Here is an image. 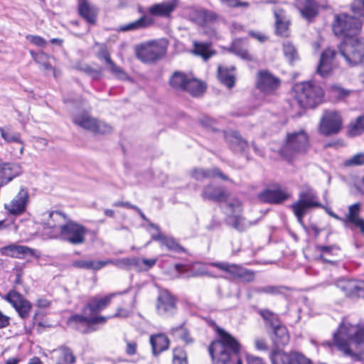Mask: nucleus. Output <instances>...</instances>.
<instances>
[{
    "label": "nucleus",
    "mask_w": 364,
    "mask_h": 364,
    "mask_svg": "<svg viewBox=\"0 0 364 364\" xmlns=\"http://www.w3.org/2000/svg\"><path fill=\"white\" fill-rule=\"evenodd\" d=\"M272 364H311V360L298 352L287 353L282 350H274L270 355Z\"/></svg>",
    "instance_id": "17"
},
{
    "label": "nucleus",
    "mask_w": 364,
    "mask_h": 364,
    "mask_svg": "<svg viewBox=\"0 0 364 364\" xmlns=\"http://www.w3.org/2000/svg\"><path fill=\"white\" fill-rule=\"evenodd\" d=\"M201 196L204 199L220 202L227 198L228 194L222 187L208 185L204 188Z\"/></svg>",
    "instance_id": "32"
},
{
    "label": "nucleus",
    "mask_w": 364,
    "mask_h": 364,
    "mask_svg": "<svg viewBox=\"0 0 364 364\" xmlns=\"http://www.w3.org/2000/svg\"><path fill=\"white\" fill-rule=\"evenodd\" d=\"M304 4H297L298 9L301 16L310 21L314 18L318 14L317 5L312 0H304Z\"/></svg>",
    "instance_id": "41"
},
{
    "label": "nucleus",
    "mask_w": 364,
    "mask_h": 364,
    "mask_svg": "<svg viewBox=\"0 0 364 364\" xmlns=\"http://www.w3.org/2000/svg\"><path fill=\"white\" fill-rule=\"evenodd\" d=\"M255 346L257 350H267L268 346L264 339L262 338H256L255 340Z\"/></svg>",
    "instance_id": "61"
},
{
    "label": "nucleus",
    "mask_w": 364,
    "mask_h": 364,
    "mask_svg": "<svg viewBox=\"0 0 364 364\" xmlns=\"http://www.w3.org/2000/svg\"><path fill=\"white\" fill-rule=\"evenodd\" d=\"M87 230L82 225L67 220L59 235V238L72 245H80L85 241Z\"/></svg>",
    "instance_id": "13"
},
{
    "label": "nucleus",
    "mask_w": 364,
    "mask_h": 364,
    "mask_svg": "<svg viewBox=\"0 0 364 364\" xmlns=\"http://www.w3.org/2000/svg\"><path fill=\"white\" fill-rule=\"evenodd\" d=\"M231 49L233 53L242 59H250V55L245 46V43L241 40H235L232 42Z\"/></svg>",
    "instance_id": "49"
},
{
    "label": "nucleus",
    "mask_w": 364,
    "mask_h": 364,
    "mask_svg": "<svg viewBox=\"0 0 364 364\" xmlns=\"http://www.w3.org/2000/svg\"><path fill=\"white\" fill-rule=\"evenodd\" d=\"M26 38L31 43H32L36 46H38V47L44 48L47 45L46 41L43 38L38 36L27 35L26 36Z\"/></svg>",
    "instance_id": "58"
},
{
    "label": "nucleus",
    "mask_w": 364,
    "mask_h": 364,
    "mask_svg": "<svg viewBox=\"0 0 364 364\" xmlns=\"http://www.w3.org/2000/svg\"><path fill=\"white\" fill-rule=\"evenodd\" d=\"M317 250L321 252L319 258L325 262L334 264V261L331 259L333 256H336L340 252V247L337 245H318Z\"/></svg>",
    "instance_id": "42"
},
{
    "label": "nucleus",
    "mask_w": 364,
    "mask_h": 364,
    "mask_svg": "<svg viewBox=\"0 0 364 364\" xmlns=\"http://www.w3.org/2000/svg\"><path fill=\"white\" fill-rule=\"evenodd\" d=\"M335 345L343 352L345 355L358 359V355L350 348V343L359 346L364 343V323L359 322L356 325L343 321L333 335Z\"/></svg>",
    "instance_id": "3"
},
{
    "label": "nucleus",
    "mask_w": 364,
    "mask_h": 364,
    "mask_svg": "<svg viewBox=\"0 0 364 364\" xmlns=\"http://www.w3.org/2000/svg\"><path fill=\"white\" fill-rule=\"evenodd\" d=\"M362 28V22L355 17L346 14L335 16L333 31L335 35L345 39L352 38L358 34Z\"/></svg>",
    "instance_id": "8"
},
{
    "label": "nucleus",
    "mask_w": 364,
    "mask_h": 364,
    "mask_svg": "<svg viewBox=\"0 0 364 364\" xmlns=\"http://www.w3.org/2000/svg\"><path fill=\"white\" fill-rule=\"evenodd\" d=\"M294 103L301 108H311L320 103L323 96L321 87L309 82L297 84L294 87Z\"/></svg>",
    "instance_id": "4"
},
{
    "label": "nucleus",
    "mask_w": 364,
    "mask_h": 364,
    "mask_svg": "<svg viewBox=\"0 0 364 364\" xmlns=\"http://www.w3.org/2000/svg\"><path fill=\"white\" fill-rule=\"evenodd\" d=\"M74 124L95 134H107L112 128L108 124L92 117L87 112L76 113L73 117Z\"/></svg>",
    "instance_id": "11"
},
{
    "label": "nucleus",
    "mask_w": 364,
    "mask_h": 364,
    "mask_svg": "<svg viewBox=\"0 0 364 364\" xmlns=\"http://www.w3.org/2000/svg\"><path fill=\"white\" fill-rule=\"evenodd\" d=\"M274 336L272 338L274 345L279 348L284 347L289 341V336L285 326L280 324L274 328Z\"/></svg>",
    "instance_id": "36"
},
{
    "label": "nucleus",
    "mask_w": 364,
    "mask_h": 364,
    "mask_svg": "<svg viewBox=\"0 0 364 364\" xmlns=\"http://www.w3.org/2000/svg\"><path fill=\"white\" fill-rule=\"evenodd\" d=\"M73 266L77 268L98 270L102 268V261L77 260L73 262Z\"/></svg>",
    "instance_id": "47"
},
{
    "label": "nucleus",
    "mask_w": 364,
    "mask_h": 364,
    "mask_svg": "<svg viewBox=\"0 0 364 364\" xmlns=\"http://www.w3.org/2000/svg\"><path fill=\"white\" fill-rule=\"evenodd\" d=\"M156 309L161 315H171L175 313L176 309L175 299L166 290L160 291L157 298Z\"/></svg>",
    "instance_id": "24"
},
{
    "label": "nucleus",
    "mask_w": 364,
    "mask_h": 364,
    "mask_svg": "<svg viewBox=\"0 0 364 364\" xmlns=\"http://www.w3.org/2000/svg\"><path fill=\"white\" fill-rule=\"evenodd\" d=\"M297 220L301 223L304 216L309 210L323 208L318 200L316 192L310 186H304L299 192L298 200L291 205Z\"/></svg>",
    "instance_id": "5"
},
{
    "label": "nucleus",
    "mask_w": 364,
    "mask_h": 364,
    "mask_svg": "<svg viewBox=\"0 0 364 364\" xmlns=\"http://www.w3.org/2000/svg\"><path fill=\"white\" fill-rule=\"evenodd\" d=\"M342 127V119L335 110L324 111L319 123V131L325 136L337 134Z\"/></svg>",
    "instance_id": "14"
},
{
    "label": "nucleus",
    "mask_w": 364,
    "mask_h": 364,
    "mask_svg": "<svg viewBox=\"0 0 364 364\" xmlns=\"http://www.w3.org/2000/svg\"><path fill=\"white\" fill-rule=\"evenodd\" d=\"M242 211V205L239 200L234 199L228 204L227 209V223L228 224L237 231L242 232L257 223V220H248L240 213Z\"/></svg>",
    "instance_id": "10"
},
{
    "label": "nucleus",
    "mask_w": 364,
    "mask_h": 364,
    "mask_svg": "<svg viewBox=\"0 0 364 364\" xmlns=\"http://www.w3.org/2000/svg\"><path fill=\"white\" fill-rule=\"evenodd\" d=\"M260 315L262 316V318L264 320L269 321L272 328H274L275 326H277L278 324H279V320H278V316L267 309L262 310L260 311Z\"/></svg>",
    "instance_id": "56"
},
{
    "label": "nucleus",
    "mask_w": 364,
    "mask_h": 364,
    "mask_svg": "<svg viewBox=\"0 0 364 364\" xmlns=\"http://www.w3.org/2000/svg\"><path fill=\"white\" fill-rule=\"evenodd\" d=\"M283 50L284 55L290 62H292L297 58L296 50L291 43H284L283 44Z\"/></svg>",
    "instance_id": "54"
},
{
    "label": "nucleus",
    "mask_w": 364,
    "mask_h": 364,
    "mask_svg": "<svg viewBox=\"0 0 364 364\" xmlns=\"http://www.w3.org/2000/svg\"><path fill=\"white\" fill-rule=\"evenodd\" d=\"M109 66V70L120 80H128L129 76L127 73L119 66H117L112 60L107 63Z\"/></svg>",
    "instance_id": "52"
},
{
    "label": "nucleus",
    "mask_w": 364,
    "mask_h": 364,
    "mask_svg": "<svg viewBox=\"0 0 364 364\" xmlns=\"http://www.w3.org/2000/svg\"><path fill=\"white\" fill-rule=\"evenodd\" d=\"M29 202L28 189L21 187L17 194L9 202L5 203L4 208L9 215L19 216L23 215Z\"/></svg>",
    "instance_id": "15"
},
{
    "label": "nucleus",
    "mask_w": 364,
    "mask_h": 364,
    "mask_svg": "<svg viewBox=\"0 0 364 364\" xmlns=\"http://www.w3.org/2000/svg\"><path fill=\"white\" fill-rule=\"evenodd\" d=\"M191 75L181 71H175L169 78V85L176 91L182 92L186 90L187 82Z\"/></svg>",
    "instance_id": "35"
},
{
    "label": "nucleus",
    "mask_w": 364,
    "mask_h": 364,
    "mask_svg": "<svg viewBox=\"0 0 364 364\" xmlns=\"http://www.w3.org/2000/svg\"><path fill=\"white\" fill-rule=\"evenodd\" d=\"M68 218L60 211H46L41 216L43 231L50 238H58Z\"/></svg>",
    "instance_id": "9"
},
{
    "label": "nucleus",
    "mask_w": 364,
    "mask_h": 364,
    "mask_svg": "<svg viewBox=\"0 0 364 364\" xmlns=\"http://www.w3.org/2000/svg\"><path fill=\"white\" fill-rule=\"evenodd\" d=\"M129 315L130 311L129 310L124 308H118L117 312L113 316H109V318L116 317L126 318L128 317Z\"/></svg>",
    "instance_id": "63"
},
{
    "label": "nucleus",
    "mask_w": 364,
    "mask_h": 364,
    "mask_svg": "<svg viewBox=\"0 0 364 364\" xmlns=\"http://www.w3.org/2000/svg\"><path fill=\"white\" fill-rule=\"evenodd\" d=\"M364 164V154L360 153L353 155L350 158L347 159L344 161V166L346 167H352L361 166Z\"/></svg>",
    "instance_id": "53"
},
{
    "label": "nucleus",
    "mask_w": 364,
    "mask_h": 364,
    "mask_svg": "<svg viewBox=\"0 0 364 364\" xmlns=\"http://www.w3.org/2000/svg\"><path fill=\"white\" fill-rule=\"evenodd\" d=\"M290 197V195L282 189H267L259 195V199L264 203H281Z\"/></svg>",
    "instance_id": "29"
},
{
    "label": "nucleus",
    "mask_w": 364,
    "mask_h": 364,
    "mask_svg": "<svg viewBox=\"0 0 364 364\" xmlns=\"http://www.w3.org/2000/svg\"><path fill=\"white\" fill-rule=\"evenodd\" d=\"M51 364H74L76 358L73 351L66 347L53 350L50 353Z\"/></svg>",
    "instance_id": "28"
},
{
    "label": "nucleus",
    "mask_w": 364,
    "mask_h": 364,
    "mask_svg": "<svg viewBox=\"0 0 364 364\" xmlns=\"http://www.w3.org/2000/svg\"><path fill=\"white\" fill-rule=\"evenodd\" d=\"M309 146V136L304 129L288 132L281 148V154L287 158L306 152Z\"/></svg>",
    "instance_id": "7"
},
{
    "label": "nucleus",
    "mask_w": 364,
    "mask_h": 364,
    "mask_svg": "<svg viewBox=\"0 0 364 364\" xmlns=\"http://www.w3.org/2000/svg\"><path fill=\"white\" fill-rule=\"evenodd\" d=\"M193 53L200 56L204 60H208L215 53L210 50V44L208 43H200L194 41Z\"/></svg>",
    "instance_id": "46"
},
{
    "label": "nucleus",
    "mask_w": 364,
    "mask_h": 364,
    "mask_svg": "<svg viewBox=\"0 0 364 364\" xmlns=\"http://www.w3.org/2000/svg\"><path fill=\"white\" fill-rule=\"evenodd\" d=\"M173 364H188L186 353L183 348H174L173 352Z\"/></svg>",
    "instance_id": "51"
},
{
    "label": "nucleus",
    "mask_w": 364,
    "mask_h": 364,
    "mask_svg": "<svg viewBox=\"0 0 364 364\" xmlns=\"http://www.w3.org/2000/svg\"><path fill=\"white\" fill-rule=\"evenodd\" d=\"M30 54L34 61L41 65L45 70L53 69L52 65L48 63L50 56L44 52L36 53L33 50H30Z\"/></svg>",
    "instance_id": "48"
},
{
    "label": "nucleus",
    "mask_w": 364,
    "mask_h": 364,
    "mask_svg": "<svg viewBox=\"0 0 364 364\" xmlns=\"http://www.w3.org/2000/svg\"><path fill=\"white\" fill-rule=\"evenodd\" d=\"M171 331L173 334H175L176 336H178L186 343H189L193 341L191 337L189 335L188 331L186 328H184L183 326L172 328Z\"/></svg>",
    "instance_id": "55"
},
{
    "label": "nucleus",
    "mask_w": 364,
    "mask_h": 364,
    "mask_svg": "<svg viewBox=\"0 0 364 364\" xmlns=\"http://www.w3.org/2000/svg\"><path fill=\"white\" fill-rule=\"evenodd\" d=\"M4 299L12 305L22 318L28 317L31 305L20 294L15 291H11Z\"/></svg>",
    "instance_id": "20"
},
{
    "label": "nucleus",
    "mask_w": 364,
    "mask_h": 364,
    "mask_svg": "<svg viewBox=\"0 0 364 364\" xmlns=\"http://www.w3.org/2000/svg\"><path fill=\"white\" fill-rule=\"evenodd\" d=\"M210 264L223 272L229 273L233 277L240 279L245 282H252L255 279L254 272L235 264L213 262Z\"/></svg>",
    "instance_id": "18"
},
{
    "label": "nucleus",
    "mask_w": 364,
    "mask_h": 364,
    "mask_svg": "<svg viewBox=\"0 0 364 364\" xmlns=\"http://www.w3.org/2000/svg\"><path fill=\"white\" fill-rule=\"evenodd\" d=\"M364 130V116L359 117L357 119L352 122L349 127V134L355 136L361 134Z\"/></svg>",
    "instance_id": "50"
},
{
    "label": "nucleus",
    "mask_w": 364,
    "mask_h": 364,
    "mask_svg": "<svg viewBox=\"0 0 364 364\" xmlns=\"http://www.w3.org/2000/svg\"><path fill=\"white\" fill-rule=\"evenodd\" d=\"M205 88L206 86L204 82L191 75L184 91L188 92L192 96L198 97L205 92Z\"/></svg>",
    "instance_id": "43"
},
{
    "label": "nucleus",
    "mask_w": 364,
    "mask_h": 364,
    "mask_svg": "<svg viewBox=\"0 0 364 364\" xmlns=\"http://www.w3.org/2000/svg\"><path fill=\"white\" fill-rule=\"evenodd\" d=\"M0 134L4 142L9 145L10 154L20 159L25 149V142L21 137V134L14 131L9 125L1 127Z\"/></svg>",
    "instance_id": "12"
},
{
    "label": "nucleus",
    "mask_w": 364,
    "mask_h": 364,
    "mask_svg": "<svg viewBox=\"0 0 364 364\" xmlns=\"http://www.w3.org/2000/svg\"><path fill=\"white\" fill-rule=\"evenodd\" d=\"M177 4L178 0H170L156 3L149 7L148 12L153 16L168 18L176 10Z\"/></svg>",
    "instance_id": "26"
},
{
    "label": "nucleus",
    "mask_w": 364,
    "mask_h": 364,
    "mask_svg": "<svg viewBox=\"0 0 364 364\" xmlns=\"http://www.w3.org/2000/svg\"><path fill=\"white\" fill-rule=\"evenodd\" d=\"M78 12L88 23H96L98 9L87 0H78Z\"/></svg>",
    "instance_id": "30"
},
{
    "label": "nucleus",
    "mask_w": 364,
    "mask_h": 364,
    "mask_svg": "<svg viewBox=\"0 0 364 364\" xmlns=\"http://www.w3.org/2000/svg\"><path fill=\"white\" fill-rule=\"evenodd\" d=\"M215 332L218 338L208 348L213 364H232L234 357L236 364H242L240 358L242 346L237 338L219 326L215 327Z\"/></svg>",
    "instance_id": "2"
},
{
    "label": "nucleus",
    "mask_w": 364,
    "mask_h": 364,
    "mask_svg": "<svg viewBox=\"0 0 364 364\" xmlns=\"http://www.w3.org/2000/svg\"><path fill=\"white\" fill-rule=\"evenodd\" d=\"M200 123L205 127L207 128H210L212 129L214 131H216L217 129L215 128V121L209 117H204L201 120H200Z\"/></svg>",
    "instance_id": "60"
},
{
    "label": "nucleus",
    "mask_w": 364,
    "mask_h": 364,
    "mask_svg": "<svg viewBox=\"0 0 364 364\" xmlns=\"http://www.w3.org/2000/svg\"><path fill=\"white\" fill-rule=\"evenodd\" d=\"M0 254L3 256H7L14 258L23 259L26 255H31L36 258L40 257V254L34 249L30 248L24 245H17L11 244L2 247H0Z\"/></svg>",
    "instance_id": "22"
},
{
    "label": "nucleus",
    "mask_w": 364,
    "mask_h": 364,
    "mask_svg": "<svg viewBox=\"0 0 364 364\" xmlns=\"http://www.w3.org/2000/svg\"><path fill=\"white\" fill-rule=\"evenodd\" d=\"M351 9L355 16L364 17V0H354Z\"/></svg>",
    "instance_id": "57"
},
{
    "label": "nucleus",
    "mask_w": 364,
    "mask_h": 364,
    "mask_svg": "<svg viewBox=\"0 0 364 364\" xmlns=\"http://www.w3.org/2000/svg\"><path fill=\"white\" fill-rule=\"evenodd\" d=\"M247 364H265L262 358L252 355H247Z\"/></svg>",
    "instance_id": "64"
},
{
    "label": "nucleus",
    "mask_w": 364,
    "mask_h": 364,
    "mask_svg": "<svg viewBox=\"0 0 364 364\" xmlns=\"http://www.w3.org/2000/svg\"><path fill=\"white\" fill-rule=\"evenodd\" d=\"M191 176L196 180H203L204 178L220 177L223 180L227 181L228 178L224 175L220 170L214 168L210 170H205L203 168H194L191 172Z\"/></svg>",
    "instance_id": "38"
},
{
    "label": "nucleus",
    "mask_w": 364,
    "mask_h": 364,
    "mask_svg": "<svg viewBox=\"0 0 364 364\" xmlns=\"http://www.w3.org/2000/svg\"><path fill=\"white\" fill-rule=\"evenodd\" d=\"M282 13L283 11L282 9H277L274 10L276 32L281 36L287 37L289 35V22L284 18Z\"/></svg>",
    "instance_id": "40"
},
{
    "label": "nucleus",
    "mask_w": 364,
    "mask_h": 364,
    "mask_svg": "<svg viewBox=\"0 0 364 364\" xmlns=\"http://www.w3.org/2000/svg\"><path fill=\"white\" fill-rule=\"evenodd\" d=\"M336 52L332 49L325 50L320 58L317 68V73L322 77H326L333 70L335 65V58Z\"/></svg>",
    "instance_id": "27"
},
{
    "label": "nucleus",
    "mask_w": 364,
    "mask_h": 364,
    "mask_svg": "<svg viewBox=\"0 0 364 364\" xmlns=\"http://www.w3.org/2000/svg\"><path fill=\"white\" fill-rule=\"evenodd\" d=\"M166 53V48L157 43H149L136 48L137 58L144 63L154 62L161 58Z\"/></svg>",
    "instance_id": "16"
},
{
    "label": "nucleus",
    "mask_w": 364,
    "mask_h": 364,
    "mask_svg": "<svg viewBox=\"0 0 364 364\" xmlns=\"http://www.w3.org/2000/svg\"><path fill=\"white\" fill-rule=\"evenodd\" d=\"M339 50L349 66H358L364 63V38H346L339 46Z\"/></svg>",
    "instance_id": "6"
},
{
    "label": "nucleus",
    "mask_w": 364,
    "mask_h": 364,
    "mask_svg": "<svg viewBox=\"0 0 364 364\" xmlns=\"http://www.w3.org/2000/svg\"><path fill=\"white\" fill-rule=\"evenodd\" d=\"M233 70V67L231 69L222 66L218 67V78L228 88H232L235 85V79Z\"/></svg>",
    "instance_id": "45"
},
{
    "label": "nucleus",
    "mask_w": 364,
    "mask_h": 364,
    "mask_svg": "<svg viewBox=\"0 0 364 364\" xmlns=\"http://www.w3.org/2000/svg\"><path fill=\"white\" fill-rule=\"evenodd\" d=\"M189 17L191 21L200 26H204L216 19V15L214 13L203 9H193Z\"/></svg>",
    "instance_id": "34"
},
{
    "label": "nucleus",
    "mask_w": 364,
    "mask_h": 364,
    "mask_svg": "<svg viewBox=\"0 0 364 364\" xmlns=\"http://www.w3.org/2000/svg\"><path fill=\"white\" fill-rule=\"evenodd\" d=\"M151 239L160 242L161 245L166 247L170 251L176 252L185 251L184 248L180 246L173 238L166 237L161 232H158L157 234L151 233Z\"/></svg>",
    "instance_id": "37"
},
{
    "label": "nucleus",
    "mask_w": 364,
    "mask_h": 364,
    "mask_svg": "<svg viewBox=\"0 0 364 364\" xmlns=\"http://www.w3.org/2000/svg\"><path fill=\"white\" fill-rule=\"evenodd\" d=\"M137 345L134 341H127L126 352L128 355H132L136 353Z\"/></svg>",
    "instance_id": "62"
},
{
    "label": "nucleus",
    "mask_w": 364,
    "mask_h": 364,
    "mask_svg": "<svg viewBox=\"0 0 364 364\" xmlns=\"http://www.w3.org/2000/svg\"><path fill=\"white\" fill-rule=\"evenodd\" d=\"M225 140L230 144V148L236 152H241L246 150L248 146L247 142L241 138L240 134L235 131L225 133Z\"/></svg>",
    "instance_id": "33"
},
{
    "label": "nucleus",
    "mask_w": 364,
    "mask_h": 364,
    "mask_svg": "<svg viewBox=\"0 0 364 364\" xmlns=\"http://www.w3.org/2000/svg\"><path fill=\"white\" fill-rule=\"evenodd\" d=\"M279 80L267 70H262L257 73L256 85L262 92L269 93L279 86Z\"/></svg>",
    "instance_id": "23"
},
{
    "label": "nucleus",
    "mask_w": 364,
    "mask_h": 364,
    "mask_svg": "<svg viewBox=\"0 0 364 364\" xmlns=\"http://www.w3.org/2000/svg\"><path fill=\"white\" fill-rule=\"evenodd\" d=\"M150 343L152 347L153 353L156 355L168 349L169 340L164 334H157L150 337Z\"/></svg>",
    "instance_id": "39"
},
{
    "label": "nucleus",
    "mask_w": 364,
    "mask_h": 364,
    "mask_svg": "<svg viewBox=\"0 0 364 364\" xmlns=\"http://www.w3.org/2000/svg\"><path fill=\"white\" fill-rule=\"evenodd\" d=\"M138 12L141 14L142 16L139 19L122 26L121 28L122 31L139 30L148 28L154 24V19L151 16L144 14V11L141 6H138Z\"/></svg>",
    "instance_id": "31"
},
{
    "label": "nucleus",
    "mask_w": 364,
    "mask_h": 364,
    "mask_svg": "<svg viewBox=\"0 0 364 364\" xmlns=\"http://www.w3.org/2000/svg\"><path fill=\"white\" fill-rule=\"evenodd\" d=\"M22 173L21 164L15 162L0 163V188L7 185Z\"/></svg>",
    "instance_id": "21"
},
{
    "label": "nucleus",
    "mask_w": 364,
    "mask_h": 364,
    "mask_svg": "<svg viewBox=\"0 0 364 364\" xmlns=\"http://www.w3.org/2000/svg\"><path fill=\"white\" fill-rule=\"evenodd\" d=\"M121 294L122 292L112 293L103 297L91 298L83 307L82 314H75L68 318V325L82 333L94 331L95 329H92L93 325L104 324L109 318V317L100 316L99 313L109 306L114 296Z\"/></svg>",
    "instance_id": "1"
},
{
    "label": "nucleus",
    "mask_w": 364,
    "mask_h": 364,
    "mask_svg": "<svg viewBox=\"0 0 364 364\" xmlns=\"http://www.w3.org/2000/svg\"><path fill=\"white\" fill-rule=\"evenodd\" d=\"M139 259L137 258H121L117 259H107L102 261V267L108 265L113 264L118 268L128 269L132 266L138 265Z\"/></svg>",
    "instance_id": "44"
},
{
    "label": "nucleus",
    "mask_w": 364,
    "mask_h": 364,
    "mask_svg": "<svg viewBox=\"0 0 364 364\" xmlns=\"http://www.w3.org/2000/svg\"><path fill=\"white\" fill-rule=\"evenodd\" d=\"M336 287L348 296H364V281L340 279Z\"/></svg>",
    "instance_id": "19"
},
{
    "label": "nucleus",
    "mask_w": 364,
    "mask_h": 364,
    "mask_svg": "<svg viewBox=\"0 0 364 364\" xmlns=\"http://www.w3.org/2000/svg\"><path fill=\"white\" fill-rule=\"evenodd\" d=\"M360 203H355L348 206V213L343 220V223L346 226L353 225L360 230L362 235H364V219L360 217Z\"/></svg>",
    "instance_id": "25"
},
{
    "label": "nucleus",
    "mask_w": 364,
    "mask_h": 364,
    "mask_svg": "<svg viewBox=\"0 0 364 364\" xmlns=\"http://www.w3.org/2000/svg\"><path fill=\"white\" fill-rule=\"evenodd\" d=\"M212 262H210L209 264H202V263H196L193 266V269L195 272L196 275L208 274V272L207 266L208 265L212 266L210 264Z\"/></svg>",
    "instance_id": "59"
}]
</instances>
